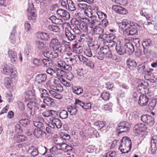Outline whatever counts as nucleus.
Masks as SVG:
<instances>
[{"label": "nucleus", "mask_w": 157, "mask_h": 157, "mask_svg": "<svg viewBox=\"0 0 157 157\" xmlns=\"http://www.w3.org/2000/svg\"><path fill=\"white\" fill-rule=\"evenodd\" d=\"M53 78H52L50 80V94L53 97L60 99L62 98V96L56 92V91H59V87L56 85V80Z\"/></svg>", "instance_id": "nucleus-1"}, {"label": "nucleus", "mask_w": 157, "mask_h": 157, "mask_svg": "<svg viewBox=\"0 0 157 157\" xmlns=\"http://www.w3.org/2000/svg\"><path fill=\"white\" fill-rule=\"evenodd\" d=\"M139 25L138 24L132 22L131 25L128 28L124 29L123 30V33L126 36L134 35L137 34V27Z\"/></svg>", "instance_id": "nucleus-2"}, {"label": "nucleus", "mask_w": 157, "mask_h": 157, "mask_svg": "<svg viewBox=\"0 0 157 157\" xmlns=\"http://www.w3.org/2000/svg\"><path fill=\"white\" fill-rule=\"evenodd\" d=\"M3 73L6 75H10L13 76L12 77L13 78L16 75L17 71L11 64H6L3 68Z\"/></svg>", "instance_id": "nucleus-3"}, {"label": "nucleus", "mask_w": 157, "mask_h": 157, "mask_svg": "<svg viewBox=\"0 0 157 157\" xmlns=\"http://www.w3.org/2000/svg\"><path fill=\"white\" fill-rule=\"evenodd\" d=\"M36 10L34 8L33 4L30 5L27 9V16L29 20L33 21V22H35L36 19Z\"/></svg>", "instance_id": "nucleus-4"}, {"label": "nucleus", "mask_w": 157, "mask_h": 157, "mask_svg": "<svg viewBox=\"0 0 157 157\" xmlns=\"http://www.w3.org/2000/svg\"><path fill=\"white\" fill-rule=\"evenodd\" d=\"M147 128L143 123L136 124L134 127V132L137 134L143 135L144 133L147 132Z\"/></svg>", "instance_id": "nucleus-5"}, {"label": "nucleus", "mask_w": 157, "mask_h": 157, "mask_svg": "<svg viewBox=\"0 0 157 157\" xmlns=\"http://www.w3.org/2000/svg\"><path fill=\"white\" fill-rule=\"evenodd\" d=\"M129 124L128 122L123 121L121 122L117 128V131H119L117 133L120 134L123 132H126L129 130Z\"/></svg>", "instance_id": "nucleus-6"}, {"label": "nucleus", "mask_w": 157, "mask_h": 157, "mask_svg": "<svg viewBox=\"0 0 157 157\" xmlns=\"http://www.w3.org/2000/svg\"><path fill=\"white\" fill-rule=\"evenodd\" d=\"M58 16L64 20H69L70 18V14L66 10L61 9H58L57 11V13Z\"/></svg>", "instance_id": "nucleus-7"}, {"label": "nucleus", "mask_w": 157, "mask_h": 157, "mask_svg": "<svg viewBox=\"0 0 157 157\" xmlns=\"http://www.w3.org/2000/svg\"><path fill=\"white\" fill-rule=\"evenodd\" d=\"M62 126V123L58 119L53 118L50 119V127L54 128L55 127L60 128Z\"/></svg>", "instance_id": "nucleus-8"}, {"label": "nucleus", "mask_w": 157, "mask_h": 157, "mask_svg": "<svg viewBox=\"0 0 157 157\" xmlns=\"http://www.w3.org/2000/svg\"><path fill=\"white\" fill-rule=\"evenodd\" d=\"M100 53L103 54L107 58H112L113 55L110 48L108 46H104L100 48Z\"/></svg>", "instance_id": "nucleus-9"}, {"label": "nucleus", "mask_w": 157, "mask_h": 157, "mask_svg": "<svg viewBox=\"0 0 157 157\" xmlns=\"http://www.w3.org/2000/svg\"><path fill=\"white\" fill-rule=\"evenodd\" d=\"M65 34L66 37L70 41H73L76 37V35L71 30V28H65Z\"/></svg>", "instance_id": "nucleus-10"}, {"label": "nucleus", "mask_w": 157, "mask_h": 157, "mask_svg": "<svg viewBox=\"0 0 157 157\" xmlns=\"http://www.w3.org/2000/svg\"><path fill=\"white\" fill-rule=\"evenodd\" d=\"M131 145V141L129 138L127 137H123L121 140L120 148L121 147H125L131 149L132 147Z\"/></svg>", "instance_id": "nucleus-11"}, {"label": "nucleus", "mask_w": 157, "mask_h": 157, "mask_svg": "<svg viewBox=\"0 0 157 157\" xmlns=\"http://www.w3.org/2000/svg\"><path fill=\"white\" fill-rule=\"evenodd\" d=\"M82 21H81L82 22L80 23L79 28L84 32H87L88 31V24L90 23V21L87 18H82Z\"/></svg>", "instance_id": "nucleus-12"}, {"label": "nucleus", "mask_w": 157, "mask_h": 157, "mask_svg": "<svg viewBox=\"0 0 157 157\" xmlns=\"http://www.w3.org/2000/svg\"><path fill=\"white\" fill-rule=\"evenodd\" d=\"M149 100L148 98L146 95H141L139 98V104L141 106L146 105Z\"/></svg>", "instance_id": "nucleus-13"}, {"label": "nucleus", "mask_w": 157, "mask_h": 157, "mask_svg": "<svg viewBox=\"0 0 157 157\" xmlns=\"http://www.w3.org/2000/svg\"><path fill=\"white\" fill-rule=\"evenodd\" d=\"M112 9L116 12L120 14H125L128 12L125 9L118 6L113 5Z\"/></svg>", "instance_id": "nucleus-14"}, {"label": "nucleus", "mask_w": 157, "mask_h": 157, "mask_svg": "<svg viewBox=\"0 0 157 157\" xmlns=\"http://www.w3.org/2000/svg\"><path fill=\"white\" fill-rule=\"evenodd\" d=\"M139 84L137 86V90L141 93L147 92V89L146 86L144 85L140 80H138L137 82Z\"/></svg>", "instance_id": "nucleus-15"}, {"label": "nucleus", "mask_w": 157, "mask_h": 157, "mask_svg": "<svg viewBox=\"0 0 157 157\" xmlns=\"http://www.w3.org/2000/svg\"><path fill=\"white\" fill-rule=\"evenodd\" d=\"M134 45L131 42H129L125 43L124 45L126 52H128L129 54H132L135 51Z\"/></svg>", "instance_id": "nucleus-16"}, {"label": "nucleus", "mask_w": 157, "mask_h": 157, "mask_svg": "<svg viewBox=\"0 0 157 157\" xmlns=\"http://www.w3.org/2000/svg\"><path fill=\"white\" fill-rule=\"evenodd\" d=\"M140 118L141 121L144 122L149 124L154 123V119L151 116L147 115H142Z\"/></svg>", "instance_id": "nucleus-17"}, {"label": "nucleus", "mask_w": 157, "mask_h": 157, "mask_svg": "<svg viewBox=\"0 0 157 157\" xmlns=\"http://www.w3.org/2000/svg\"><path fill=\"white\" fill-rule=\"evenodd\" d=\"M56 64L52 60H50V75L55 77L56 75L57 68H56Z\"/></svg>", "instance_id": "nucleus-18"}, {"label": "nucleus", "mask_w": 157, "mask_h": 157, "mask_svg": "<svg viewBox=\"0 0 157 157\" xmlns=\"http://www.w3.org/2000/svg\"><path fill=\"white\" fill-rule=\"evenodd\" d=\"M152 45V44L151 40L150 39H145L143 41L142 45L144 49V53L145 52H147V48L151 46Z\"/></svg>", "instance_id": "nucleus-19"}, {"label": "nucleus", "mask_w": 157, "mask_h": 157, "mask_svg": "<svg viewBox=\"0 0 157 157\" xmlns=\"http://www.w3.org/2000/svg\"><path fill=\"white\" fill-rule=\"evenodd\" d=\"M8 55L10 58L11 60L13 63L15 62L17 59L16 52L14 51L9 49L8 51Z\"/></svg>", "instance_id": "nucleus-20"}, {"label": "nucleus", "mask_w": 157, "mask_h": 157, "mask_svg": "<svg viewBox=\"0 0 157 157\" xmlns=\"http://www.w3.org/2000/svg\"><path fill=\"white\" fill-rule=\"evenodd\" d=\"M47 76L45 74H39L36 77V81L38 84L44 82L46 80Z\"/></svg>", "instance_id": "nucleus-21"}, {"label": "nucleus", "mask_w": 157, "mask_h": 157, "mask_svg": "<svg viewBox=\"0 0 157 157\" xmlns=\"http://www.w3.org/2000/svg\"><path fill=\"white\" fill-rule=\"evenodd\" d=\"M104 32V29L102 28V25H99L98 26L94 27L92 33L96 35H101Z\"/></svg>", "instance_id": "nucleus-22"}, {"label": "nucleus", "mask_w": 157, "mask_h": 157, "mask_svg": "<svg viewBox=\"0 0 157 157\" xmlns=\"http://www.w3.org/2000/svg\"><path fill=\"white\" fill-rule=\"evenodd\" d=\"M43 93L41 94V96L44 97V103L47 106H48L49 104V98L48 94L47 91L44 89L42 90Z\"/></svg>", "instance_id": "nucleus-23"}, {"label": "nucleus", "mask_w": 157, "mask_h": 157, "mask_svg": "<svg viewBox=\"0 0 157 157\" xmlns=\"http://www.w3.org/2000/svg\"><path fill=\"white\" fill-rule=\"evenodd\" d=\"M132 22V21L129 20L124 19L122 22L119 23V28L121 29H123L126 27L128 28L131 25Z\"/></svg>", "instance_id": "nucleus-24"}, {"label": "nucleus", "mask_w": 157, "mask_h": 157, "mask_svg": "<svg viewBox=\"0 0 157 157\" xmlns=\"http://www.w3.org/2000/svg\"><path fill=\"white\" fill-rule=\"evenodd\" d=\"M116 49L117 53L120 55H123L126 53V52L124 46H121L120 44H117L116 47Z\"/></svg>", "instance_id": "nucleus-25"}, {"label": "nucleus", "mask_w": 157, "mask_h": 157, "mask_svg": "<svg viewBox=\"0 0 157 157\" xmlns=\"http://www.w3.org/2000/svg\"><path fill=\"white\" fill-rule=\"evenodd\" d=\"M59 43L57 38H52L50 42V48H56Z\"/></svg>", "instance_id": "nucleus-26"}, {"label": "nucleus", "mask_w": 157, "mask_h": 157, "mask_svg": "<svg viewBox=\"0 0 157 157\" xmlns=\"http://www.w3.org/2000/svg\"><path fill=\"white\" fill-rule=\"evenodd\" d=\"M138 70L142 69L143 71V72L145 74L148 75L150 76L152 74V71L153 70L152 69H147L144 66L139 65L138 67Z\"/></svg>", "instance_id": "nucleus-27"}, {"label": "nucleus", "mask_w": 157, "mask_h": 157, "mask_svg": "<svg viewBox=\"0 0 157 157\" xmlns=\"http://www.w3.org/2000/svg\"><path fill=\"white\" fill-rule=\"evenodd\" d=\"M50 59L56 58L58 56L57 50L56 48H50Z\"/></svg>", "instance_id": "nucleus-28"}, {"label": "nucleus", "mask_w": 157, "mask_h": 157, "mask_svg": "<svg viewBox=\"0 0 157 157\" xmlns=\"http://www.w3.org/2000/svg\"><path fill=\"white\" fill-rule=\"evenodd\" d=\"M66 142H64L63 144L61 145L58 146L56 147L57 149L62 150L65 152H68L69 150H71V149H68V148H70V147L67 145L65 143Z\"/></svg>", "instance_id": "nucleus-29"}, {"label": "nucleus", "mask_w": 157, "mask_h": 157, "mask_svg": "<svg viewBox=\"0 0 157 157\" xmlns=\"http://www.w3.org/2000/svg\"><path fill=\"white\" fill-rule=\"evenodd\" d=\"M63 139H62L60 137H54L52 139V141L54 143L57 145V147L59 145H61L63 144L64 142Z\"/></svg>", "instance_id": "nucleus-30"}, {"label": "nucleus", "mask_w": 157, "mask_h": 157, "mask_svg": "<svg viewBox=\"0 0 157 157\" xmlns=\"http://www.w3.org/2000/svg\"><path fill=\"white\" fill-rule=\"evenodd\" d=\"M103 38H105V40H109V42H111L113 41V40L116 37L115 35L113 34H109V35L105 34L102 35Z\"/></svg>", "instance_id": "nucleus-31"}, {"label": "nucleus", "mask_w": 157, "mask_h": 157, "mask_svg": "<svg viewBox=\"0 0 157 157\" xmlns=\"http://www.w3.org/2000/svg\"><path fill=\"white\" fill-rule=\"evenodd\" d=\"M77 107L76 105L73 106H71L67 108L68 111L69 112L71 115H75L78 111Z\"/></svg>", "instance_id": "nucleus-32"}, {"label": "nucleus", "mask_w": 157, "mask_h": 157, "mask_svg": "<svg viewBox=\"0 0 157 157\" xmlns=\"http://www.w3.org/2000/svg\"><path fill=\"white\" fill-rule=\"evenodd\" d=\"M58 7L56 4L51 5L50 6V14L52 15H55L57 13Z\"/></svg>", "instance_id": "nucleus-33"}, {"label": "nucleus", "mask_w": 157, "mask_h": 157, "mask_svg": "<svg viewBox=\"0 0 157 157\" xmlns=\"http://www.w3.org/2000/svg\"><path fill=\"white\" fill-rule=\"evenodd\" d=\"M58 51H59L60 52H65L66 51V47L64 43H61L60 42L59 43L58 46L56 48Z\"/></svg>", "instance_id": "nucleus-34"}, {"label": "nucleus", "mask_w": 157, "mask_h": 157, "mask_svg": "<svg viewBox=\"0 0 157 157\" xmlns=\"http://www.w3.org/2000/svg\"><path fill=\"white\" fill-rule=\"evenodd\" d=\"M60 137L63 140L64 142H66V140H69L70 139V136L68 134L64 133L61 132H59Z\"/></svg>", "instance_id": "nucleus-35"}, {"label": "nucleus", "mask_w": 157, "mask_h": 157, "mask_svg": "<svg viewBox=\"0 0 157 157\" xmlns=\"http://www.w3.org/2000/svg\"><path fill=\"white\" fill-rule=\"evenodd\" d=\"M14 140L18 143L25 141L26 139L24 135H18L14 137Z\"/></svg>", "instance_id": "nucleus-36"}, {"label": "nucleus", "mask_w": 157, "mask_h": 157, "mask_svg": "<svg viewBox=\"0 0 157 157\" xmlns=\"http://www.w3.org/2000/svg\"><path fill=\"white\" fill-rule=\"evenodd\" d=\"M66 73V72L64 71L57 68L56 75L59 79V78H63Z\"/></svg>", "instance_id": "nucleus-37"}, {"label": "nucleus", "mask_w": 157, "mask_h": 157, "mask_svg": "<svg viewBox=\"0 0 157 157\" xmlns=\"http://www.w3.org/2000/svg\"><path fill=\"white\" fill-rule=\"evenodd\" d=\"M72 92L78 95L83 92V90L81 87L76 86L73 88Z\"/></svg>", "instance_id": "nucleus-38"}, {"label": "nucleus", "mask_w": 157, "mask_h": 157, "mask_svg": "<svg viewBox=\"0 0 157 157\" xmlns=\"http://www.w3.org/2000/svg\"><path fill=\"white\" fill-rule=\"evenodd\" d=\"M59 117L62 119H66L68 116V113L67 111L62 110H61L59 113Z\"/></svg>", "instance_id": "nucleus-39"}, {"label": "nucleus", "mask_w": 157, "mask_h": 157, "mask_svg": "<svg viewBox=\"0 0 157 157\" xmlns=\"http://www.w3.org/2000/svg\"><path fill=\"white\" fill-rule=\"evenodd\" d=\"M60 65V68L62 69H64L66 70H70L71 68V67L69 64H67L65 63H58Z\"/></svg>", "instance_id": "nucleus-40"}, {"label": "nucleus", "mask_w": 157, "mask_h": 157, "mask_svg": "<svg viewBox=\"0 0 157 157\" xmlns=\"http://www.w3.org/2000/svg\"><path fill=\"white\" fill-rule=\"evenodd\" d=\"M32 149L31 154V156L34 157L36 156L38 154V149L34 146H31L29 148V151Z\"/></svg>", "instance_id": "nucleus-41"}, {"label": "nucleus", "mask_w": 157, "mask_h": 157, "mask_svg": "<svg viewBox=\"0 0 157 157\" xmlns=\"http://www.w3.org/2000/svg\"><path fill=\"white\" fill-rule=\"evenodd\" d=\"M89 46L90 49L94 51L97 50L100 47L99 45L96 43H91Z\"/></svg>", "instance_id": "nucleus-42"}, {"label": "nucleus", "mask_w": 157, "mask_h": 157, "mask_svg": "<svg viewBox=\"0 0 157 157\" xmlns=\"http://www.w3.org/2000/svg\"><path fill=\"white\" fill-rule=\"evenodd\" d=\"M69 9L71 11H74L75 10V6L73 2L71 0H67Z\"/></svg>", "instance_id": "nucleus-43"}, {"label": "nucleus", "mask_w": 157, "mask_h": 157, "mask_svg": "<svg viewBox=\"0 0 157 157\" xmlns=\"http://www.w3.org/2000/svg\"><path fill=\"white\" fill-rule=\"evenodd\" d=\"M110 97L109 93L108 92H103L101 95V97L105 101L109 100Z\"/></svg>", "instance_id": "nucleus-44"}, {"label": "nucleus", "mask_w": 157, "mask_h": 157, "mask_svg": "<svg viewBox=\"0 0 157 157\" xmlns=\"http://www.w3.org/2000/svg\"><path fill=\"white\" fill-rule=\"evenodd\" d=\"M157 99H155L152 100L148 105V107L150 110H152L154 109L157 103Z\"/></svg>", "instance_id": "nucleus-45"}, {"label": "nucleus", "mask_w": 157, "mask_h": 157, "mask_svg": "<svg viewBox=\"0 0 157 157\" xmlns=\"http://www.w3.org/2000/svg\"><path fill=\"white\" fill-rule=\"evenodd\" d=\"M151 153L152 154H154L156 152L157 147L156 146V143L153 140L151 141Z\"/></svg>", "instance_id": "nucleus-46"}, {"label": "nucleus", "mask_w": 157, "mask_h": 157, "mask_svg": "<svg viewBox=\"0 0 157 157\" xmlns=\"http://www.w3.org/2000/svg\"><path fill=\"white\" fill-rule=\"evenodd\" d=\"M97 15L98 19L100 20L104 18H106L107 17L106 14L101 12H98L96 13Z\"/></svg>", "instance_id": "nucleus-47"}, {"label": "nucleus", "mask_w": 157, "mask_h": 157, "mask_svg": "<svg viewBox=\"0 0 157 157\" xmlns=\"http://www.w3.org/2000/svg\"><path fill=\"white\" fill-rule=\"evenodd\" d=\"M127 63L128 65H129V67H136L137 64L135 61L131 59H128L127 61Z\"/></svg>", "instance_id": "nucleus-48"}, {"label": "nucleus", "mask_w": 157, "mask_h": 157, "mask_svg": "<svg viewBox=\"0 0 157 157\" xmlns=\"http://www.w3.org/2000/svg\"><path fill=\"white\" fill-rule=\"evenodd\" d=\"M60 28L56 25H50V31L58 33L59 32Z\"/></svg>", "instance_id": "nucleus-49"}, {"label": "nucleus", "mask_w": 157, "mask_h": 157, "mask_svg": "<svg viewBox=\"0 0 157 157\" xmlns=\"http://www.w3.org/2000/svg\"><path fill=\"white\" fill-rule=\"evenodd\" d=\"M78 6L81 10H85L86 9L87 5L84 2H82L78 4Z\"/></svg>", "instance_id": "nucleus-50"}, {"label": "nucleus", "mask_w": 157, "mask_h": 157, "mask_svg": "<svg viewBox=\"0 0 157 157\" xmlns=\"http://www.w3.org/2000/svg\"><path fill=\"white\" fill-rule=\"evenodd\" d=\"M4 84L6 88H9L11 86V81L9 77H6L4 79Z\"/></svg>", "instance_id": "nucleus-51"}, {"label": "nucleus", "mask_w": 157, "mask_h": 157, "mask_svg": "<svg viewBox=\"0 0 157 157\" xmlns=\"http://www.w3.org/2000/svg\"><path fill=\"white\" fill-rule=\"evenodd\" d=\"M36 48L39 50H40L44 48V44L42 42L39 41H36Z\"/></svg>", "instance_id": "nucleus-52"}, {"label": "nucleus", "mask_w": 157, "mask_h": 157, "mask_svg": "<svg viewBox=\"0 0 157 157\" xmlns=\"http://www.w3.org/2000/svg\"><path fill=\"white\" fill-rule=\"evenodd\" d=\"M14 128L15 132L16 133H21L22 132V128L19 124L16 125Z\"/></svg>", "instance_id": "nucleus-53"}, {"label": "nucleus", "mask_w": 157, "mask_h": 157, "mask_svg": "<svg viewBox=\"0 0 157 157\" xmlns=\"http://www.w3.org/2000/svg\"><path fill=\"white\" fill-rule=\"evenodd\" d=\"M19 123L25 127L29 124V121L28 119H24L21 120L19 121Z\"/></svg>", "instance_id": "nucleus-54"}, {"label": "nucleus", "mask_w": 157, "mask_h": 157, "mask_svg": "<svg viewBox=\"0 0 157 157\" xmlns=\"http://www.w3.org/2000/svg\"><path fill=\"white\" fill-rule=\"evenodd\" d=\"M16 32V31L15 29H13L11 33V35L10 37V38L11 40V42L13 44H14L15 42V38L14 36Z\"/></svg>", "instance_id": "nucleus-55"}, {"label": "nucleus", "mask_w": 157, "mask_h": 157, "mask_svg": "<svg viewBox=\"0 0 157 157\" xmlns=\"http://www.w3.org/2000/svg\"><path fill=\"white\" fill-rule=\"evenodd\" d=\"M59 80L60 82L65 86L69 87L70 86V83L67 82L63 78H59Z\"/></svg>", "instance_id": "nucleus-56"}, {"label": "nucleus", "mask_w": 157, "mask_h": 157, "mask_svg": "<svg viewBox=\"0 0 157 157\" xmlns=\"http://www.w3.org/2000/svg\"><path fill=\"white\" fill-rule=\"evenodd\" d=\"M34 135L36 137L38 138L42 134V131L39 129H35L33 132Z\"/></svg>", "instance_id": "nucleus-57"}, {"label": "nucleus", "mask_w": 157, "mask_h": 157, "mask_svg": "<svg viewBox=\"0 0 157 157\" xmlns=\"http://www.w3.org/2000/svg\"><path fill=\"white\" fill-rule=\"evenodd\" d=\"M37 105V104L35 102H30L27 105V107L30 110L33 109V107H35Z\"/></svg>", "instance_id": "nucleus-58"}, {"label": "nucleus", "mask_w": 157, "mask_h": 157, "mask_svg": "<svg viewBox=\"0 0 157 157\" xmlns=\"http://www.w3.org/2000/svg\"><path fill=\"white\" fill-rule=\"evenodd\" d=\"M66 78L69 80L71 81L74 78V75L71 72H68L66 74Z\"/></svg>", "instance_id": "nucleus-59"}, {"label": "nucleus", "mask_w": 157, "mask_h": 157, "mask_svg": "<svg viewBox=\"0 0 157 157\" xmlns=\"http://www.w3.org/2000/svg\"><path fill=\"white\" fill-rule=\"evenodd\" d=\"M103 122L102 121H96L94 123V125L97 126H98L99 127H101V128H100V129L105 127L104 125H103Z\"/></svg>", "instance_id": "nucleus-60"}, {"label": "nucleus", "mask_w": 157, "mask_h": 157, "mask_svg": "<svg viewBox=\"0 0 157 157\" xmlns=\"http://www.w3.org/2000/svg\"><path fill=\"white\" fill-rule=\"evenodd\" d=\"M33 124L35 127L39 129L41 128L42 125V123L39 121H33Z\"/></svg>", "instance_id": "nucleus-61"}, {"label": "nucleus", "mask_w": 157, "mask_h": 157, "mask_svg": "<svg viewBox=\"0 0 157 157\" xmlns=\"http://www.w3.org/2000/svg\"><path fill=\"white\" fill-rule=\"evenodd\" d=\"M40 151V152L43 155H44L47 152L46 148L44 146H41L39 147Z\"/></svg>", "instance_id": "nucleus-62"}, {"label": "nucleus", "mask_w": 157, "mask_h": 157, "mask_svg": "<svg viewBox=\"0 0 157 157\" xmlns=\"http://www.w3.org/2000/svg\"><path fill=\"white\" fill-rule=\"evenodd\" d=\"M112 104L109 103L104 105V109L105 110H110L111 109Z\"/></svg>", "instance_id": "nucleus-63"}, {"label": "nucleus", "mask_w": 157, "mask_h": 157, "mask_svg": "<svg viewBox=\"0 0 157 157\" xmlns=\"http://www.w3.org/2000/svg\"><path fill=\"white\" fill-rule=\"evenodd\" d=\"M84 13L86 15L89 17H91L93 15L92 12L87 9L84 10Z\"/></svg>", "instance_id": "nucleus-64"}]
</instances>
